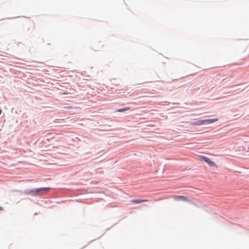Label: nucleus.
Returning a JSON list of instances; mask_svg holds the SVG:
<instances>
[{"instance_id": "0eeeda50", "label": "nucleus", "mask_w": 249, "mask_h": 249, "mask_svg": "<svg viewBox=\"0 0 249 249\" xmlns=\"http://www.w3.org/2000/svg\"><path fill=\"white\" fill-rule=\"evenodd\" d=\"M3 208L1 206H0V211H3Z\"/></svg>"}, {"instance_id": "423d86ee", "label": "nucleus", "mask_w": 249, "mask_h": 249, "mask_svg": "<svg viewBox=\"0 0 249 249\" xmlns=\"http://www.w3.org/2000/svg\"><path fill=\"white\" fill-rule=\"evenodd\" d=\"M129 109H130V108L129 107H124V108H123L119 109L117 110V111L118 112H123V111L128 110Z\"/></svg>"}, {"instance_id": "6e6552de", "label": "nucleus", "mask_w": 249, "mask_h": 249, "mask_svg": "<svg viewBox=\"0 0 249 249\" xmlns=\"http://www.w3.org/2000/svg\"><path fill=\"white\" fill-rule=\"evenodd\" d=\"M62 94H67V93H66V92H63Z\"/></svg>"}, {"instance_id": "39448f33", "label": "nucleus", "mask_w": 249, "mask_h": 249, "mask_svg": "<svg viewBox=\"0 0 249 249\" xmlns=\"http://www.w3.org/2000/svg\"><path fill=\"white\" fill-rule=\"evenodd\" d=\"M147 201V199H132L131 200V202L134 204H138L143 202Z\"/></svg>"}, {"instance_id": "1a4fd4ad", "label": "nucleus", "mask_w": 249, "mask_h": 249, "mask_svg": "<svg viewBox=\"0 0 249 249\" xmlns=\"http://www.w3.org/2000/svg\"><path fill=\"white\" fill-rule=\"evenodd\" d=\"M1 109H0V115L1 114Z\"/></svg>"}, {"instance_id": "f257e3e1", "label": "nucleus", "mask_w": 249, "mask_h": 249, "mask_svg": "<svg viewBox=\"0 0 249 249\" xmlns=\"http://www.w3.org/2000/svg\"><path fill=\"white\" fill-rule=\"evenodd\" d=\"M217 120H218V119H207V120H199V121H198L197 122H195L193 123L192 124L194 125H199L203 124L205 123H209V124L213 123V122L217 121Z\"/></svg>"}, {"instance_id": "20e7f679", "label": "nucleus", "mask_w": 249, "mask_h": 249, "mask_svg": "<svg viewBox=\"0 0 249 249\" xmlns=\"http://www.w3.org/2000/svg\"><path fill=\"white\" fill-rule=\"evenodd\" d=\"M174 199L177 201L183 200L189 201V200L185 196H176L174 197Z\"/></svg>"}, {"instance_id": "7ed1b4c3", "label": "nucleus", "mask_w": 249, "mask_h": 249, "mask_svg": "<svg viewBox=\"0 0 249 249\" xmlns=\"http://www.w3.org/2000/svg\"><path fill=\"white\" fill-rule=\"evenodd\" d=\"M49 189V188H38L35 190H32L31 193L35 195H36L38 194H39L41 191H46Z\"/></svg>"}, {"instance_id": "f03ea898", "label": "nucleus", "mask_w": 249, "mask_h": 249, "mask_svg": "<svg viewBox=\"0 0 249 249\" xmlns=\"http://www.w3.org/2000/svg\"><path fill=\"white\" fill-rule=\"evenodd\" d=\"M201 157V159L210 166H214L215 165V163L212 161L209 158L204 156H202Z\"/></svg>"}]
</instances>
